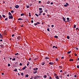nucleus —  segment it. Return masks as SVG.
<instances>
[{
    "mask_svg": "<svg viewBox=\"0 0 79 79\" xmlns=\"http://www.w3.org/2000/svg\"><path fill=\"white\" fill-rule=\"evenodd\" d=\"M36 77H38V78H40V76H36Z\"/></svg>",
    "mask_w": 79,
    "mask_h": 79,
    "instance_id": "a211bd4d",
    "label": "nucleus"
},
{
    "mask_svg": "<svg viewBox=\"0 0 79 79\" xmlns=\"http://www.w3.org/2000/svg\"><path fill=\"white\" fill-rule=\"evenodd\" d=\"M44 78H47V76H46V75H44Z\"/></svg>",
    "mask_w": 79,
    "mask_h": 79,
    "instance_id": "393cba45",
    "label": "nucleus"
},
{
    "mask_svg": "<svg viewBox=\"0 0 79 79\" xmlns=\"http://www.w3.org/2000/svg\"><path fill=\"white\" fill-rule=\"evenodd\" d=\"M76 25H74V26H73V27H74V28H76Z\"/></svg>",
    "mask_w": 79,
    "mask_h": 79,
    "instance_id": "a878e982",
    "label": "nucleus"
},
{
    "mask_svg": "<svg viewBox=\"0 0 79 79\" xmlns=\"http://www.w3.org/2000/svg\"><path fill=\"white\" fill-rule=\"evenodd\" d=\"M2 18V15H0V19H1Z\"/></svg>",
    "mask_w": 79,
    "mask_h": 79,
    "instance_id": "49530a36",
    "label": "nucleus"
},
{
    "mask_svg": "<svg viewBox=\"0 0 79 79\" xmlns=\"http://www.w3.org/2000/svg\"><path fill=\"white\" fill-rule=\"evenodd\" d=\"M61 58V59H64V57H62Z\"/></svg>",
    "mask_w": 79,
    "mask_h": 79,
    "instance_id": "13d9d810",
    "label": "nucleus"
},
{
    "mask_svg": "<svg viewBox=\"0 0 79 79\" xmlns=\"http://www.w3.org/2000/svg\"><path fill=\"white\" fill-rule=\"evenodd\" d=\"M77 77V75H74L75 77Z\"/></svg>",
    "mask_w": 79,
    "mask_h": 79,
    "instance_id": "6e6d98bb",
    "label": "nucleus"
},
{
    "mask_svg": "<svg viewBox=\"0 0 79 79\" xmlns=\"http://www.w3.org/2000/svg\"><path fill=\"white\" fill-rule=\"evenodd\" d=\"M76 48V49H77V50H78V48Z\"/></svg>",
    "mask_w": 79,
    "mask_h": 79,
    "instance_id": "774afa93",
    "label": "nucleus"
},
{
    "mask_svg": "<svg viewBox=\"0 0 79 79\" xmlns=\"http://www.w3.org/2000/svg\"><path fill=\"white\" fill-rule=\"evenodd\" d=\"M26 69V68L24 67L23 68H22V69H21V70H24V69Z\"/></svg>",
    "mask_w": 79,
    "mask_h": 79,
    "instance_id": "5701e85b",
    "label": "nucleus"
},
{
    "mask_svg": "<svg viewBox=\"0 0 79 79\" xmlns=\"http://www.w3.org/2000/svg\"><path fill=\"white\" fill-rule=\"evenodd\" d=\"M35 69L36 70H38V68H36Z\"/></svg>",
    "mask_w": 79,
    "mask_h": 79,
    "instance_id": "4d7b16f0",
    "label": "nucleus"
},
{
    "mask_svg": "<svg viewBox=\"0 0 79 79\" xmlns=\"http://www.w3.org/2000/svg\"><path fill=\"white\" fill-rule=\"evenodd\" d=\"M23 15H24V14H21V16H23Z\"/></svg>",
    "mask_w": 79,
    "mask_h": 79,
    "instance_id": "a19ab883",
    "label": "nucleus"
},
{
    "mask_svg": "<svg viewBox=\"0 0 79 79\" xmlns=\"http://www.w3.org/2000/svg\"><path fill=\"white\" fill-rule=\"evenodd\" d=\"M14 36H15V35L14 34L12 35V37H14Z\"/></svg>",
    "mask_w": 79,
    "mask_h": 79,
    "instance_id": "c03bdc74",
    "label": "nucleus"
},
{
    "mask_svg": "<svg viewBox=\"0 0 79 79\" xmlns=\"http://www.w3.org/2000/svg\"><path fill=\"white\" fill-rule=\"evenodd\" d=\"M17 69H15L14 70V71H17Z\"/></svg>",
    "mask_w": 79,
    "mask_h": 79,
    "instance_id": "dca6fc26",
    "label": "nucleus"
},
{
    "mask_svg": "<svg viewBox=\"0 0 79 79\" xmlns=\"http://www.w3.org/2000/svg\"><path fill=\"white\" fill-rule=\"evenodd\" d=\"M2 75H4V73H2Z\"/></svg>",
    "mask_w": 79,
    "mask_h": 79,
    "instance_id": "69168bd1",
    "label": "nucleus"
},
{
    "mask_svg": "<svg viewBox=\"0 0 79 79\" xmlns=\"http://www.w3.org/2000/svg\"><path fill=\"white\" fill-rule=\"evenodd\" d=\"M18 20H23V19L21 18H19L18 19Z\"/></svg>",
    "mask_w": 79,
    "mask_h": 79,
    "instance_id": "f3484780",
    "label": "nucleus"
},
{
    "mask_svg": "<svg viewBox=\"0 0 79 79\" xmlns=\"http://www.w3.org/2000/svg\"><path fill=\"white\" fill-rule=\"evenodd\" d=\"M39 11H40V14L43 13V10H41V11L40 10Z\"/></svg>",
    "mask_w": 79,
    "mask_h": 79,
    "instance_id": "9b49d317",
    "label": "nucleus"
},
{
    "mask_svg": "<svg viewBox=\"0 0 79 79\" xmlns=\"http://www.w3.org/2000/svg\"><path fill=\"white\" fill-rule=\"evenodd\" d=\"M39 10H42V8H39Z\"/></svg>",
    "mask_w": 79,
    "mask_h": 79,
    "instance_id": "b1692460",
    "label": "nucleus"
},
{
    "mask_svg": "<svg viewBox=\"0 0 79 79\" xmlns=\"http://www.w3.org/2000/svg\"><path fill=\"white\" fill-rule=\"evenodd\" d=\"M0 47H1V48H3V45L1 44L0 45Z\"/></svg>",
    "mask_w": 79,
    "mask_h": 79,
    "instance_id": "0eeeda50",
    "label": "nucleus"
},
{
    "mask_svg": "<svg viewBox=\"0 0 79 79\" xmlns=\"http://www.w3.org/2000/svg\"><path fill=\"white\" fill-rule=\"evenodd\" d=\"M19 7V6L18 5H16L15 6V7L16 8H18Z\"/></svg>",
    "mask_w": 79,
    "mask_h": 79,
    "instance_id": "7ed1b4c3",
    "label": "nucleus"
},
{
    "mask_svg": "<svg viewBox=\"0 0 79 79\" xmlns=\"http://www.w3.org/2000/svg\"><path fill=\"white\" fill-rule=\"evenodd\" d=\"M25 77H29V75H26Z\"/></svg>",
    "mask_w": 79,
    "mask_h": 79,
    "instance_id": "6e6552de",
    "label": "nucleus"
},
{
    "mask_svg": "<svg viewBox=\"0 0 79 79\" xmlns=\"http://www.w3.org/2000/svg\"><path fill=\"white\" fill-rule=\"evenodd\" d=\"M37 77H34V79H37Z\"/></svg>",
    "mask_w": 79,
    "mask_h": 79,
    "instance_id": "e433bc0d",
    "label": "nucleus"
},
{
    "mask_svg": "<svg viewBox=\"0 0 79 79\" xmlns=\"http://www.w3.org/2000/svg\"><path fill=\"white\" fill-rule=\"evenodd\" d=\"M56 61H58V59L57 58L56 59Z\"/></svg>",
    "mask_w": 79,
    "mask_h": 79,
    "instance_id": "e2e57ef3",
    "label": "nucleus"
},
{
    "mask_svg": "<svg viewBox=\"0 0 79 79\" xmlns=\"http://www.w3.org/2000/svg\"><path fill=\"white\" fill-rule=\"evenodd\" d=\"M35 15L37 16V17H38V16H39V15H38V14H35Z\"/></svg>",
    "mask_w": 79,
    "mask_h": 79,
    "instance_id": "aec40b11",
    "label": "nucleus"
},
{
    "mask_svg": "<svg viewBox=\"0 0 79 79\" xmlns=\"http://www.w3.org/2000/svg\"><path fill=\"white\" fill-rule=\"evenodd\" d=\"M2 17L3 18H5V16L4 15H2Z\"/></svg>",
    "mask_w": 79,
    "mask_h": 79,
    "instance_id": "c85d7f7f",
    "label": "nucleus"
},
{
    "mask_svg": "<svg viewBox=\"0 0 79 79\" xmlns=\"http://www.w3.org/2000/svg\"><path fill=\"white\" fill-rule=\"evenodd\" d=\"M67 20H69V18H67Z\"/></svg>",
    "mask_w": 79,
    "mask_h": 79,
    "instance_id": "a18cd8bd",
    "label": "nucleus"
},
{
    "mask_svg": "<svg viewBox=\"0 0 79 79\" xmlns=\"http://www.w3.org/2000/svg\"><path fill=\"white\" fill-rule=\"evenodd\" d=\"M29 16H31V13H29Z\"/></svg>",
    "mask_w": 79,
    "mask_h": 79,
    "instance_id": "2f4dec72",
    "label": "nucleus"
},
{
    "mask_svg": "<svg viewBox=\"0 0 79 79\" xmlns=\"http://www.w3.org/2000/svg\"><path fill=\"white\" fill-rule=\"evenodd\" d=\"M8 66H10V64H8Z\"/></svg>",
    "mask_w": 79,
    "mask_h": 79,
    "instance_id": "79ce46f5",
    "label": "nucleus"
},
{
    "mask_svg": "<svg viewBox=\"0 0 79 79\" xmlns=\"http://www.w3.org/2000/svg\"><path fill=\"white\" fill-rule=\"evenodd\" d=\"M13 16H12V15L10 16H9V19H13Z\"/></svg>",
    "mask_w": 79,
    "mask_h": 79,
    "instance_id": "f257e3e1",
    "label": "nucleus"
},
{
    "mask_svg": "<svg viewBox=\"0 0 79 79\" xmlns=\"http://www.w3.org/2000/svg\"><path fill=\"white\" fill-rule=\"evenodd\" d=\"M45 12H46V13H47V10H46L44 11Z\"/></svg>",
    "mask_w": 79,
    "mask_h": 79,
    "instance_id": "7c9ffc66",
    "label": "nucleus"
},
{
    "mask_svg": "<svg viewBox=\"0 0 79 79\" xmlns=\"http://www.w3.org/2000/svg\"><path fill=\"white\" fill-rule=\"evenodd\" d=\"M66 5H67V6H69V5L68 3L66 2Z\"/></svg>",
    "mask_w": 79,
    "mask_h": 79,
    "instance_id": "4be33fe9",
    "label": "nucleus"
},
{
    "mask_svg": "<svg viewBox=\"0 0 79 79\" xmlns=\"http://www.w3.org/2000/svg\"><path fill=\"white\" fill-rule=\"evenodd\" d=\"M50 1H49L48 2H47V3H48V4H50Z\"/></svg>",
    "mask_w": 79,
    "mask_h": 79,
    "instance_id": "ea45409f",
    "label": "nucleus"
},
{
    "mask_svg": "<svg viewBox=\"0 0 79 79\" xmlns=\"http://www.w3.org/2000/svg\"><path fill=\"white\" fill-rule=\"evenodd\" d=\"M37 24H40V23H39V22H37Z\"/></svg>",
    "mask_w": 79,
    "mask_h": 79,
    "instance_id": "603ef678",
    "label": "nucleus"
},
{
    "mask_svg": "<svg viewBox=\"0 0 79 79\" xmlns=\"http://www.w3.org/2000/svg\"><path fill=\"white\" fill-rule=\"evenodd\" d=\"M63 19L64 21H65V22H66V21H65L66 19H65V18H64V17H63Z\"/></svg>",
    "mask_w": 79,
    "mask_h": 79,
    "instance_id": "39448f33",
    "label": "nucleus"
},
{
    "mask_svg": "<svg viewBox=\"0 0 79 79\" xmlns=\"http://www.w3.org/2000/svg\"><path fill=\"white\" fill-rule=\"evenodd\" d=\"M8 15H10V16H12V15H11V14L10 12H9Z\"/></svg>",
    "mask_w": 79,
    "mask_h": 79,
    "instance_id": "423d86ee",
    "label": "nucleus"
},
{
    "mask_svg": "<svg viewBox=\"0 0 79 79\" xmlns=\"http://www.w3.org/2000/svg\"><path fill=\"white\" fill-rule=\"evenodd\" d=\"M71 52V51H69L68 52V54H69V53H70Z\"/></svg>",
    "mask_w": 79,
    "mask_h": 79,
    "instance_id": "6ab92c4d",
    "label": "nucleus"
},
{
    "mask_svg": "<svg viewBox=\"0 0 79 79\" xmlns=\"http://www.w3.org/2000/svg\"><path fill=\"white\" fill-rule=\"evenodd\" d=\"M64 6H65V7H67V6H67L66 5V4H65V5H64Z\"/></svg>",
    "mask_w": 79,
    "mask_h": 79,
    "instance_id": "bb28decb",
    "label": "nucleus"
},
{
    "mask_svg": "<svg viewBox=\"0 0 79 79\" xmlns=\"http://www.w3.org/2000/svg\"><path fill=\"white\" fill-rule=\"evenodd\" d=\"M11 13H14V10H12L11 11Z\"/></svg>",
    "mask_w": 79,
    "mask_h": 79,
    "instance_id": "72a5a7b5",
    "label": "nucleus"
},
{
    "mask_svg": "<svg viewBox=\"0 0 79 79\" xmlns=\"http://www.w3.org/2000/svg\"><path fill=\"white\" fill-rule=\"evenodd\" d=\"M29 60L30 61L31 60V58H29Z\"/></svg>",
    "mask_w": 79,
    "mask_h": 79,
    "instance_id": "bf43d9fd",
    "label": "nucleus"
},
{
    "mask_svg": "<svg viewBox=\"0 0 79 79\" xmlns=\"http://www.w3.org/2000/svg\"><path fill=\"white\" fill-rule=\"evenodd\" d=\"M37 23H34V25H35V26H36V25H37Z\"/></svg>",
    "mask_w": 79,
    "mask_h": 79,
    "instance_id": "c756f323",
    "label": "nucleus"
},
{
    "mask_svg": "<svg viewBox=\"0 0 79 79\" xmlns=\"http://www.w3.org/2000/svg\"><path fill=\"white\" fill-rule=\"evenodd\" d=\"M15 60H16V59L15 58L12 59V60H13V61Z\"/></svg>",
    "mask_w": 79,
    "mask_h": 79,
    "instance_id": "cd10ccee",
    "label": "nucleus"
},
{
    "mask_svg": "<svg viewBox=\"0 0 79 79\" xmlns=\"http://www.w3.org/2000/svg\"><path fill=\"white\" fill-rule=\"evenodd\" d=\"M17 39H18V40H21V37L18 36L17 37Z\"/></svg>",
    "mask_w": 79,
    "mask_h": 79,
    "instance_id": "20e7f679",
    "label": "nucleus"
},
{
    "mask_svg": "<svg viewBox=\"0 0 79 79\" xmlns=\"http://www.w3.org/2000/svg\"><path fill=\"white\" fill-rule=\"evenodd\" d=\"M15 55H18V53H15Z\"/></svg>",
    "mask_w": 79,
    "mask_h": 79,
    "instance_id": "4c0bfd02",
    "label": "nucleus"
},
{
    "mask_svg": "<svg viewBox=\"0 0 79 79\" xmlns=\"http://www.w3.org/2000/svg\"><path fill=\"white\" fill-rule=\"evenodd\" d=\"M27 8H29V6H27Z\"/></svg>",
    "mask_w": 79,
    "mask_h": 79,
    "instance_id": "473e14b6",
    "label": "nucleus"
},
{
    "mask_svg": "<svg viewBox=\"0 0 79 79\" xmlns=\"http://www.w3.org/2000/svg\"><path fill=\"white\" fill-rule=\"evenodd\" d=\"M46 59H47H47H49V57H46L45 58Z\"/></svg>",
    "mask_w": 79,
    "mask_h": 79,
    "instance_id": "f704fd0d",
    "label": "nucleus"
},
{
    "mask_svg": "<svg viewBox=\"0 0 79 79\" xmlns=\"http://www.w3.org/2000/svg\"><path fill=\"white\" fill-rule=\"evenodd\" d=\"M49 79H52V77H50Z\"/></svg>",
    "mask_w": 79,
    "mask_h": 79,
    "instance_id": "052dcab7",
    "label": "nucleus"
},
{
    "mask_svg": "<svg viewBox=\"0 0 79 79\" xmlns=\"http://www.w3.org/2000/svg\"><path fill=\"white\" fill-rule=\"evenodd\" d=\"M59 77H62V76H59Z\"/></svg>",
    "mask_w": 79,
    "mask_h": 79,
    "instance_id": "0e129e2a",
    "label": "nucleus"
},
{
    "mask_svg": "<svg viewBox=\"0 0 79 79\" xmlns=\"http://www.w3.org/2000/svg\"><path fill=\"white\" fill-rule=\"evenodd\" d=\"M47 31H50V29L48 28L47 29Z\"/></svg>",
    "mask_w": 79,
    "mask_h": 79,
    "instance_id": "c9c22d12",
    "label": "nucleus"
},
{
    "mask_svg": "<svg viewBox=\"0 0 79 79\" xmlns=\"http://www.w3.org/2000/svg\"><path fill=\"white\" fill-rule=\"evenodd\" d=\"M37 73V70H35L33 72V74H36V73Z\"/></svg>",
    "mask_w": 79,
    "mask_h": 79,
    "instance_id": "f03ea898",
    "label": "nucleus"
},
{
    "mask_svg": "<svg viewBox=\"0 0 79 79\" xmlns=\"http://www.w3.org/2000/svg\"><path fill=\"white\" fill-rule=\"evenodd\" d=\"M45 62H43L42 63V65H44V64H45Z\"/></svg>",
    "mask_w": 79,
    "mask_h": 79,
    "instance_id": "4468645a",
    "label": "nucleus"
},
{
    "mask_svg": "<svg viewBox=\"0 0 79 79\" xmlns=\"http://www.w3.org/2000/svg\"><path fill=\"white\" fill-rule=\"evenodd\" d=\"M55 46H53L52 48H55Z\"/></svg>",
    "mask_w": 79,
    "mask_h": 79,
    "instance_id": "338daca9",
    "label": "nucleus"
},
{
    "mask_svg": "<svg viewBox=\"0 0 79 79\" xmlns=\"http://www.w3.org/2000/svg\"><path fill=\"white\" fill-rule=\"evenodd\" d=\"M77 68H79V65H77Z\"/></svg>",
    "mask_w": 79,
    "mask_h": 79,
    "instance_id": "8fccbe9b",
    "label": "nucleus"
},
{
    "mask_svg": "<svg viewBox=\"0 0 79 79\" xmlns=\"http://www.w3.org/2000/svg\"><path fill=\"white\" fill-rule=\"evenodd\" d=\"M69 61H73V59H70L69 60Z\"/></svg>",
    "mask_w": 79,
    "mask_h": 79,
    "instance_id": "1a4fd4ad",
    "label": "nucleus"
},
{
    "mask_svg": "<svg viewBox=\"0 0 79 79\" xmlns=\"http://www.w3.org/2000/svg\"><path fill=\"white\" fill-rule=\"evenodd\" d=\"M56 79H60V78H58V76H56Z\"/></svg>",
    "mask_w": 79,
    "mask_h": 79,
    "instance_id": "2eb2a0df",
    "label": "nucleus"
},
{
    "mask_svg": "<svg viewBox=\"0 0 79 79\" xmlns=\"http://www.w3.org/2000/svg\"><path fill=\"white\" fill-rule=\"evenodd\" d=\"M39 3H41V1H39Z\"/></svg>",
    "mask_w": 79,
    "mask_h": 79,
    "instance_id": "680f3d73",
    "label": "nucleus"
},
{
    "mask_svg": "<svg viewBox=\"0 0 79 79\" xmlns=\"http://www.w3.org/2000/svg\"><path fill=\"white\" fill-rule=\"evenodd\" d=\"M54 37L55 38H56V39H58V36H54Z\"/></svg>",
    "mask_w": 79,
    "mask_h": 79,
    "instance_id": "ddd939ff",
    "label": "nucleus"
},
{
    "mask_svg": "<svg viewBox=\"0 0 79 79\" xmlns=\"http://www.w3.org/2000/svg\"><path fill=\"white\" fill-rule=\"evenodd\" d=\"M7 19H8V18H6L5 19V21H6V20H7Z\"/></svg>",
    "mask_w": 79,
    "mask_h": 79,
    "instance_id": "09e8293b",
    "label": "nucleus"
},
{
    "mask_svg": "<svg viewBox=\"0 0 79 79\" xmlns=\"http://www.w3.org/2000/svg\"><path fill=\"white\" fill-rule=\"evenodd\" d=\"M19 65L20 66H22V63H20V64H19Z\"/></svg>",
    "mask_w": 79,
    "mask_h": 79,
    "instance_id": "37998d69",
    "label": "nucleus"
},
{
    "mask_svg": "<svg viewBox=\"0 0 79 79\" xmlns=\"http://www.w3.org/2000/svg\"><path fill=\"white\" fill-rule=\"evenodd\" d=\"M49 64H51V65H53V63H52V62H50L49 63Z\"/></svg>",
    "mask_w": 79,
    "mask_h": 79,
    "instance_id": "9d476101",
    "label": "nucleus"
},
{
    "mask_svg": "<svg viewBox=\"0 0 79 79\" xmlns=\"http://www.w3.org/2000/svg\"><path fill=\"white\" fill-rule=\"evenodd\" d=\"M21 76H23L24 73H21Z\"/></svg>",
    "mask_w": 79,
    "mask_h": 79,
    "instance_id": "412c9836",
    "label": "nucleus"
},
{
    "mask_svg": "<svg viewBox=\"0 0 79 79\" xmlns=\"http://www.w3.org/2000/svg\"><path fill=\"white\" fill-rule=\"evenodd\" d=\"M54 27V25H52V27Z\"/></svg>",
    "mask_w": 79,
    "mask_h": 79,
    "instance_id": "5fc2aeb1",
    "label": "nucleus"
},
{
    "mask_svg": "<svg viewBox=\"0 0 79 79\" xmlns=\"http://www.w3.org/2000/svg\"><path fill=\"white\" fill-rule=\"evenodd\" d=\"M0 38H2V37H3L2 36V35H0Z\"/></svg>",
    "mask_w": 79,
    "mask_h": 79,
    "instance_id": "58836bf2",
    "label": "nucleus"
},
{
    "mask_svg": "<svg viewBox=\"0 0 79 79\" xmlns=\"http://www.w3.org/2000/svg\"><path fill=\"white\" fill-rule=\"evenodd\" d=\"M33 22H34V21H33V20L31 21V23H33Z\"/></svg>",
    "mask_w": 79,
    "mask_h": 79,
    "instance_id": "3c124183",
    "label": "nucleus"
},
{
    "mask_svg": "<svg viewBox=\"0 0 79 79\" xmlns=\"http://www.w3.org/2000/svg\"><path fill=\"white\" fill-rule=\"evenodd\" d=\"M67 38L68 39H69L70 38L69 37V36H67Z\"/></svg>",
    "mask_w": 79,
    "mask_h": 79,
    "instance_id": "f8f14e48",
    "label": "nucleus"
},
{
    "mask_svg": "<svg viewBox=\"0 0 79 79\" xmlns=\"http://www.w3.org/2000/svg\"><path fill=\"white\" fill-rule=\"evenodd\" d=\"M60 73H63V71H62V70H61L60 71Z\"/></svg>",
    "mask_w": 79,
    "mask_h": 79,
    "instance_id": "864d4df0",
    "label": "nucleus"
},
{
    "mask_svg": "<svg viewBox=\"0 0 79 79\" xmlns=\"http://www.w3.org/2000/svg\"><path fill=\"white\" fill-rule=\"evenodd\" d=\"M53 2H51V5H53Z\"/></svg>",
    "mask_w": 79,
    "mask_h": 79,
    "instance_id": "de8ad7c7",
    "label": "nucleus"
}]
</instances>
